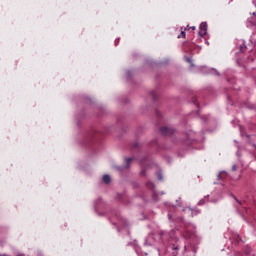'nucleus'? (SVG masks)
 Masks as SVG:
<instances>
[{"instance_id": "nucleus-1", "label": "nucleus", "mask_w": 256, "mask_h": 256, "mask_svg": "<svg viewBox=\"0 0 256 256\" xmlns=\"http://www.w3.org/2000/svg\"><path fill=\"white\" fill-rule=\"evenodd\" d=\"M198 35L200 37H205V35H207V22H202L200 24Z\"/></svg>"}, {"instance_id": "nucleus-2", "label": "nucleus", "mask_w": 256, "mask_h": 256, "mask_svg": "<svg viewBox=\"0 0 256 256\" xmlns=\"http://www.w3.org/2000/svg\"><path fill=\"white\" fill-rule=\"evenodd\" d=\"M183 211H186V213H188V215H191V217H193V215H198L199 213V211L193 210L191 208H187L186 210H183Z\"/></svg>"}, {"instance_id": "nucleus-3", "label": "nucleus", "mask_w": 256, "mask_h": 256, "mask_svg": "<svg viewBox=\"0 0 256 256\" xmlns=\"http://www.w3.org/2000/svg\"><path fill=\"white\" fill-rule=\"evenodd\" d=\"M160 132L162 133V135H171V130L167 127H162L160 129Z\"/></svg>"}, {"instance_id": "nucleus-4", "label": "nucleus", "mask_w": 256, "mask_h": 256, "mask_svg": "<svg viewBox=\"0 0 256 256\" xmlns=\"http://www.w3.org/2000/svg\"><path fill=\"white\" fill-rule=\"evenodd\" d=\"M103 182L106 183V185H109V183H111V176H109V174L104 175Z\"/></svg>"}, {"instance_id": "nucleus-5", "label": "nucleus", "mask_w": 256, "mask_h": 256, "mask_svg": "<svg viewBox=\"0 0 256 256\" xmlns=\"http://www.w3.org/2000/svg\"><path fill=\"white\" fill-rule=\"evenodd\" d=\"M223 175H227V172L226 171H222V172H220L219 174H218V180L219 181H221V179H224L225 178V176H223Z\"/></svg>"}, {"instance_id": "nucleus-6", "label": "nucleus", "mask_w": 256, "mask_h": 256, "mask_svg": "<svg viewBox=\"0 0 256 256\" xmlns=\"http://www.w3.org/2000/svg\"><path fill=\"white\" fill-rule=\"evenodd\" d=\"M131 161H133V158L126 159V169H129V165H130Z\"/></svg>"}, {"instance_id": "nucleus-7", "label": "nucleus", "mask_w": 256, "mask_h": 256, "mask_svg": "<svg viewBox=\"0 0 256 256\" xmlns=\"http://www.w3.org/2000/svg\"><path fill=\"white\" fill-rule=\"evenodd\" d=\"M181 37L185 38V31L181 32V34L178 36V39H181Z\"/></svg>"}, {"instance_id": "nucleus-8", "label": "nucleus", "mask_w": 256, "mask_h": 256, "mask_svg": "<svg viewBox=\"0 0 256 256\" xmlns=\"http://www.w3.org/2000/svg\"><path fill=\"white\" fill-rule=\"evenodd\" d=\"M186 61L190 63L191 67H193V62L191 61V58H186Z\"/></svg>"}, {"instance_id": "nucleus-9", "label": "nucleus", "mask_w": 256, "mask_h": 256, "mask_svg": "<svg viewBox=\"0 0 256 256\" xmlns=\"http://www.w3.org/2000/svg\"><path fill=\"white\" fill-rule=\"evenodd\" d=\"M158 179L159 181H163V175L161 173H158Z\"/></svg>"}, {"instance_id": "nucleus-10", "label": "nucleus", "mask_w": 256, "mask_h": 256, "mask_svg": "<svg viewBox=\"0 0 256 256\" xmlns=\"http://www.w3.org/2000/svg\"><path fill=\"white\" fill-rule=\"evenodd\" d=\"M232 171H237V166L236 165L232 166Z\"/></svg>"}, {"instance_id": "nucleus-11", "label": "nucleus", "mask_w": 256, "mask_h": 256, "mask_svg": "<svg viewBox=\"0 0 256 256\" xmlns=\"http://www.w3.org/2000/svg\"><path fill=\"white\" fill-rule=\"evenodd\" d=\"M234 199L237 201V203H239V205H241V201L237 200L235 196H234Z\"/></svg>"}, {"instance_id": "nucleus-12", "label": "nucleus", "mask_w": 256, "mask_h": 256, "mask_svg": "<svg viewBox=\"0 0 256 256\" xmlns=\"http://www.w3.org/2000/svg\"><path fill=\"white\" fill-rule=\"evenodd\" d=\"M198 205H203V200H201L200 202H198Z\"/></svg>"}, {"instance_id": "nucleus-13", "label": "nucleus", "mask_w": 256, "mask_h": 256, "mask_svg": "<svg viewBox=\"0 0 256 256\" xmlns=\"http://www.w3.org/2000/svg\"><path fill=\"white\" fill-rule=\"evenodd\" d=\"M191 29H192L193 31H195V26H192Z\"/></svg>"}, {"instance_id": "nucleus-14", "label": "nucleus", "mask_w": 256, "mask_h": 256, "mask_svg": "<svg viewBox=\"0 0 256 256\" xmlns=\"http://www.w3.org/2000/svg\"><path fill=\"white\" fill-rule=\"evenodd\" d=\"M240 51H243V46H240Z\"/></svg>"}, {"instance_id": "nucleus-15", "label": "nucleus", "mask_w": 256, "mask_h": 256, "mask_svg": "<svg viewBox=\"0 0 256 256\" xmlns=\"http://www.w3.org/2000/svg\"><path fill=\"white\" fill-rule=\"evenodd\" d=\"M141 174H142V175H145V171H142Z\"/></svg>"}, {"instance_id": "nucleus-16", "label": "nucleus", "mask_w": 256, "mask_h": 256, "mask_svg": "<svg viewBox=\"0 0 256 256\" xmlns=\"http://www.w3.org/2000/svg\"><path fill=\"white\" fill-rule=\"evenodd\" d=\"M168 219H171V214L168 215Z\"/></svg>"}, {"instance_id": "nucleus-17", "label": "nucleus", "mask_w": 256, "mask_h": 256, "mask_svg": "<svg viewBox=\"0 0 256 256\" xmlns=\"http://www.w3.org/2000/svg\"><path fill=\"white\" fill-rule=\"evenodd\" d=\"M2 256H7V255L4 254V255H2Z\"/></svg>"}]
</instances>
